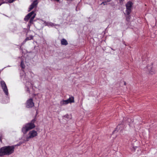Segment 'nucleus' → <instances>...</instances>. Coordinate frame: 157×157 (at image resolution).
<instances>
[{"mask_svg":"<svg viewBox=\"0 0 157 157\" xmlns=\"http://www.w3.org/2000/svg\"><path fill=\"white\" fill-rule=\"evenodd\" d=\"M13 1V0H9V2L10 3H12Z\"/></svg>","mask_w":157,"mask_h":157,"instance_id":"obj_18","label":"nucleus"},{"mask_svg":"<svg viewBox=\"0 0 157 157\" xmlns=\"http://www.w3.org/2000/svg\"><path fill=\"white\" fill-rule=\"evenodd\" d=\"M124 43H125V42H124L123 44H124Z\"/></svg>","mask_w":157,"mask_h":157,"instance_id":"obj_26","label":"nucleus"},{"mask_svg":"<svg viewBox=\"0 0 157 157\" xmlns=\"http://www.w3.org/2000/svg\"><path fill=\"white\" fill-rule=\"evenodd\" d=\"M127 16L126 17V20L127 21H129V20L130 19V16L129 15H129H127Z\"/></svg>","mask_w":157,"mask_h":157,"instance_id":"obj_15","label":"nucleus"},{"mask_svg":"<svg viewBox=\"0 0 157 157\" xmlns=\"http://www.w3.org/2000/svg\"><path fill=\"white\" fill-rule=\"evenodd\" d=\"M33 38V36H30L29 37H27L25 40V42H26V41L32 39Z\"/></svg>","mask_w":157,"mask_h":157,"instance_id":"obj_12","label":"nucleus"},{"mask_svg":"<svg viewBox=\"0 0 157 157\" xmlns=\"http://www.w3.org/2000/svg\"><path fill=\"white\" fill-rule=\"evenodd\" d=\"M101 4H103L104 5H107V2L105 1L101 3Z\"/></svg>","mask_w":157,"mask_h":157,"instance_id":"obj_16","label":"nucleus"},{"mask_svg":"<svg viewBox=\"0 0 157 157\" xmlns=\"http://www.w3.org/2000/svg\"><path fill=\"white\" fill-rule=\"evenodd\" d=\"M0 83L3 91L6 95H8V89L6 83L4 81L2 80L1 81Z\"/></svg>","mask_w":157,"mask_h":157,"instance_id":"obj_6","label":"nucleus"},{"mask_svg":"<svg viewBox=\"0 0 157 157\" xmlns=\"http://www.w3.org/2000/svg\"><path fill=\"white\" fill-rule=\"evenodd\" d=\"M124 85H126V82L125 81H124Z\"/></svg>","mask_w":157,"mask_h":157,"instance_id":"obj_19","label":"nucleus"},{"mask_svg":"<svg viewBox=\"0 0 157 157\" xmlns=\"http://www.w3.org/2000/svg\"><path fill=\"white\" fill-rule=\"evenodd\" d=\"M36 15V13H35V11H32L30 13H29L24 18V20L25 21H28L29 19L30 18L29 22L30 25L33 24V20Z\"/></svg>","mask_w":157,"mask_h":157,"instance_id":"obj_3","label":"nucleus"},{"mask_svg":"<svg viewBox=\"0 0 157 157\" xmlns=\"http://www.w3.org/2000/svg\"><path fill=\"white\" fill-rule=\"evenodd\" d=\"M34 106V103L32 99H29L27 100L26 102V107L28 108H31Z\"/></svg>","mask_w":157,"mask_h":157,"instance_id":"obj_8","label":"nucleus"},{"mask_svg":"<svg viewBox=\"0 0 157 157\" xmlns=\"http://www.w3.org/2000/svg\"><path fill=\"white\" fill-rule=\"evenodd\" d=\"M64 117L67 118H69V115L68 114H66L64 116Z\"/></svg>","mask_w":157,"mask_h":157,"instance_id":"obj_17","label":"nucleus"},{"mask_svg":"<svg viewBox=\"0 0 157 157\" xmlns=\"http://www.w3.org/2000/svg\"><path fill=\"white\" fill-rule=\"evenodd\" d=\"M150 69V68H148V69L149 70V69Z\"/></svg>","mask_w":157,"mask_h":157,"instance_id":"obj_25","label":"nucleus"},{"mask_svg":"<svg viewBox=\"0 0 157 157\" xmlns=\"http://www.w3.org/2000/svg\"><path fill=\"white\" fill-rule=\"evenodd\" d=\"M28 135L29 136H27L26 138V140L28 141L29 139L33 138L34 137L37 136V132L35 130H33L29 132Z\"/></svg>","mask_w":157,"mask_h":157,"instance_id":"obj_4","label":"nucleus"},{"mask_svg":"<svg viewBox=\"0 0 157 157\" xmlns=\"http://www.w3.org/2000/svg\"><path fill=\"white\" fill-rule=\"evenodd\" d=\"M150 67L151 68V69L150 70H149V73L151 74H154L155 73V70L153 68H152L151 67Z\"/></svg>","mask_w":157,"mask_h":157,"instance_id":"obj_13","label":"nucleus"},{"mask_svg":"<svg viewBox=\"0 0 157 157\" xmlns=\"http://www.w3.org/2000/svg\"><path fill=\"white\" fill-rule=\"evenodd\" d=\"M36 120L35 118L32 120L31 122L26 124L22 128V131L24 134H25L29 130L32 129L35 127L34 123Z\"/></svg>","mask_w":157,"mask_h":157,"instance_id":"obj_2","label":"nucleus"},{"mask_svg":"<svg viewBox=\"0 0 157 157\" xmlns=\"http://www.w3.org/2000/svg\"><path fill=\"white\" fill-rule=\"evenodd\" d=\"M26 90L27 92H28L30 94H31L30 91L31 90H33V88L32 86V84L31 83H27L26 85Z\"/></svg>","mask_w":157,"mask_h":157,"instance_id":"obj_10","label":"nucleus"},{"mask_svg":"<svg viewBox=\"0 0 157 157\" xmlns=\"http://www.w3.org/2000/svg\"><path fill=\"white\" fill-rule=\"evenodd\" d=\"M54 1H56L57 2H59V0H54Z\"/></svg>","mask_w":157,"mask_h":157,"instance_id":"obj_20","label":"nucleus"},{"mask_svg":"<svg viewBox=\"0 0 157 157\" xmlns=\"http://www.w3.org/2000/svg\"><path fill=\"white\" fill-rule=\"evenodd\" d=\"M119 125L117 126V128H118V127H119Z\"/></svg>","mask_w":157,"mask_h":157,"instance_id":"obj_24","label":"nucleus"},{"mask_svg":"<svg viewBox=\"0 0 157 157\" xmlns=\"http://www.w3.org/2000/svg\"><path fill=\"white\" fill-rule=\"evenodd\" d=\"M61 43L62 45H66L68 44L67 40L65 39H62L61 40Z\"/></svg>","mask_w":157,"mask_h":157,"instance_id":"obj_11","label":"nucleus"},{"mask_svg":"<svg viewBox=\"0 0 157 157\" xmlns=\"http://www.w3.org/2000/svg\"><path fill=\"white\" fill-rule=\"evenodd\" d=\"M38 2L36 0L34 1L31 5L29 8V11H30L33 9L35 7H36L38 4Z\"/></svg>","mask_w":157,"mask_h":157,"instance_id":"obj_9","label":"nucleus"},{"mask_svg":"<svg viewBox=\"0 0 157 157\" xmlns=\"http://www.w3.org/2000/svg\"><path fill=\"white\" fill-rule=\"evenodd\" d=\"M74 102V99H67L66 100H63L62 101H61L60 104L61 105H63L64 104H67L69 103H71Z\"/></svg>","mask_w":157,"mask_h":157,"instance_id":"obj_7","label":"nucleus"},{"mask_svg":"<svg viewBox=\"0 0 157 157\" xmlns=\"http://www.w3.org/2000/svg\"><path fill=\"white\" fill-rule=\"evenodd\" d=\"M14 146H6L0 149V156L9 155L13 153L14 151Z\"/></svg>","mask_w":157,"mask_h":157,"instance_id":"obj_1","label":"nucleus"},{"mask_svg":"<svg viewBox=\"0 0 157 157\" xmlns=\"http://www.w3.org/2000/svg\"><path fill=\"white\" fill-rule=\"evenodd\" d=\"M69 98H74L73 97H69Z\"/></svg>","mask_w":157,"mask_h":157,"instance_id":"obj_22","label":"nucleus"},{"mask_svg":"<svg viewBox=\"0 0 157 157\" xmlns=\"http://www.w3.org/2000/svg\"><path fill=\"white\" fill-rule=\"evenodd\" d=\"M26 42H25V40L23 41V44H25Z\"/></svg>","mask_w":157,"mask_h":157,"instance_id":"obj_21","label":"nucleus"},{"mask_svg":"<svg viewBox=\"0 0 157 157\" xmlns=\"http://www.w3.org/2000/svg\"><path fill=\"white\" fill-rule=\"evenodd\" d=\"M132 5V3L130 1L128 2L126 4V12L127 15L130 14L131 13Z\"/></svg>","mask_w":157,"mask_h":157,"instance_id":"obj_5","label":"nucleus"},{"mask_svg":"<svg viewBox=\"0 0 157 157\" xmlns=\"http://www.w3.org/2000/svg\"><path fill=\"white\" fill-rule=\"evenodd\" d=\"M2 4V3H0V6Z\"/></svg>","mask_w":157,"mask_h":157,"instance_id":"obj_23","label":"nucleus"},{"mask_svg":"<svg viewBox=\"0 0 157 157\" xmlns=\"http://www.w3.org/2000/svg\"><path fill=\"white\" fill-rule=\"evenodd\" d=\"M22 68H24L25 67V66L24 64V62L23 61H22L21 63L20 64Z\"/></svg>","mask_w":157,"mask_h":157,"instance_id":"obj_14","label":"nucleus"}]
</instances>
